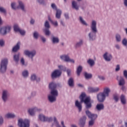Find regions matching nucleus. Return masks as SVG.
<instances>
[{
  "label": "nucleus",
  "mask_w": 127,
  "mask_h": 127,
  "mask_svg": "<svg viewBox=\"0 0 127 127\" xmlns=\"http://www.w3.org/2000/svg\"><path fill=\"white\" fill-rule=\"evenodd\" d=\"M80 102L76 100L75 103V106L78 109L79 112L82 111V103H84L86 109H91L92 108V103H91V97H86L85 93H82L79 97Z\"/></svg>",
  "instance_id": "f257e3e1"
},
{
  "label": "nucleus",
  "mask_w": 127,
  "mask_h": 127,
  "mask_svg": "<svg viewBox=\"0 0 127 127\" xmlns=\"http://www.w3.org/2000/svg\"><path fill=\"white\" fill-rule=\"evenodd\" d=\"M90 28L92 32L89 33L88 36L89 37V40L93 41L96 39V34L98 32V30L97 29V22L96 21H92Z\"/></svg>",
  "instance_id": "f03ea898"
},
{
  "label": "nucleus",
  "mask_w": 127,
  "mask_h": 127,
  "mask_svg": "<svg viewBox=\"0 0 127 127\" xmlns=\"http://www.w3.org/2000/svg\"><path fill=\"white\" fill-rule=\"evenodd\" d=\"M111 89L109 87H105L103 92L97 94V100L100 102H103L106 100V97H109Z\"/></svg>",
  "instance_id": "7ed1b4c3"
},
{
  "label": "nucleus",
  "mask_w": 127,
  "mask_h": 127,
  "mask_svg": "<svg viewBox=\"0 0 127 127\" xmlns=\"http://www.w3.org/2000/svg\"><path fill=\"white\" fill-rule=\"evenodd\" d=\"M8 64V59L5 58L1 60L0 64V73H3L6 72V69H7Z\"/></svg>",
  "instance_id": "20e7f679"
},
{
  "label": "nucleus",
  "mask_w": 127,
  "mask_h": 127,
  "mask_svg": "<svg viewBox=\"0 0 127 127\" xmlns=\"http://www.w3.org/2000/svg\"><path fill=\"white\" fill-rule=\"evenodd\" d=\"M57 85L54 82H52L49 84V88L51 89V95L55 97L58 96V91L56 89Z\"/></svg>",
  "instance_id": "39448f33"
},
{
  "label": "nucleus",
  "mask_w": 127,
  "mask_h": 127,
  "mask_svg": "<svg viewBox=\"0 0 127 127\" xmlns=\"http://www.w3.org/2000/svg\"><path fill=\"white\" fill-rule=\"evenodd\" d=\"M29 124L30 122L27 119H20L18 120V126L19 127H29Z\"/></svg>",
  "instance_id": "423d86ee"
},
{
  "label": "nucleus",
  "mask_w": 127,
  "mask_h": 127,
  "mask_svg": "<svg viewBox=\"0 0 127 127\" xmlns=\"http://www.w3.org/2000/svg\"><path fill=\"white\" fill-rule=\"evenodd\" d=\"M60 58L64 62H70V63H75V61L73 59H70V57L68 55H63L60 56Z\"/></svg>",
  "instance_id": "0eeeda50"
},
{
  "label": "nucleus",
  "mask_w": 127,
  "mask_h": 127,
  "mask_svg": "<svg viewBox=\"0 0 127 127\" xmlns=\"http://www.w3.org/2000/svg\"><path fill=\"white\" fill-rule=\"evenodd\" d=\"M24 53L25 55L29 57V58H31L32 60H33V57L36 55V51L33 50L32 51H29L28 50L24 51Z\"/></svg>",
  "instance_id": "6e6552de"
},
{
  "label": "nucleus",
  "mask_w": 127,
  "mask_h": 127,
  "mask_svg": "<svg viewBox=\"0 0 127 127\" xmlns=\"http://www.w3.org/2000/svg\"><path fill=\"white\" fill-rule=\"evenodd\" d=\"M51 6L53 9H55L56 10H57V12L56 14V18H58V19H60L61 18V14L62 13V11H61V10L57 9V6L55 4V3H52Z\"/></svg>",
  "instance_id": "1a4fd4ad"
},
{
  "label": "nucleus",
  "mask_w": 127,
  "mask_h": 127,
  "mask_svg": "<svg viewBox=\"0 0 127 127\" xmlns=\"http://www.w3.org/2000/svg\"><path fill=\"white\" fill-rule=\"evenodd\" d=\"M39 120L41 122H52V117H47L43 114H40L39 115Z\"/></svg>",
  "instance_id": "9d476101"
},
{
  "label": "nucleus",
  "mask_w": 127,
  "mask_h": 127,
  "mask_svg": "<svg viewBox=\"0 0 127 127\" xmlns=\"http://www.w3.org/2000/svg\"><path fill=\"white\" fill-rule=\"evenodd\" d=\"M11 28V27L9 26L1 27L0 28V34L1 35H4V34H6L7 32L10 31Z\"/></svg>",
  "instance_id": "9b49d317"
},
{
  "label": "nucleus",
  "mask_w": 127,
  "mask_h": 127,
  "mask_svg": "<svg viewBox=\"0 0 127 127\" xmlns=\"http://www.w3.org/2000/svg\"><path fill=\"white\" fill-rule=\"evenodd\" d=\"M86 115H87L89 119H90L91 121H95L97 118H98V115L97 114H92L90 111L87 110L85 112Z\"/></svg>",
  "instance_id": "f8f14e48"
},
{
  "label": "nucleus",
  "mask_w": 127,
  "mask_h": 127,
  "mask_svg": "<svg viewBox=\"0 0 127 127\" xmlns=\"http://www.w3.org/2000/svg\"><path fill=\"white\" fill-rule=\"evenodd\" d=\"M61 74H62V72L60 70L56 69L52 73L51 77L52 79L58 78V77H60V76H61Z\"/></svg>",
  "instance_id": "ddd939ff"
},
{
  "label": "nucleus",
  "mask_w": 127,
  "mask_h": 127,
  "mask_svg": "<svg viewBox=\"0 0 127 127\" xmlns=\"http://www.w3.org/2000/svg\"><path fill=\"white\" fill-rule=\"evenodd\" d=\"M8 96H9L8 91L7 90H3L1 98L4 103H5L8 100Z\"/></svg>",
  "instance_id": "4468645a"
},
{
  "label": "nucleus",
  "mask_w": 127,
  "mask_h": 127,
  "mask_svg": "<svg viewBox=\"0 0 127 127\" xmlns=\"http://www.w3.org/2000/svg\"><path fill=\"white\" fill-rule=\"evenodd\" d=\"M103 58L105 61H107L108 62H110L113 59V56H112V55L111 54H109L108 52H106L103 55Z\"/></svg>",
  "instance_id": "2eb2a0df"
},
{
  "label": "nucleus",
  "mask_w": 127,
  "mask_h": 127,
  "mask_svg": "<svg viewBox=\"0 0 127 127\" xmlns=\"http://www.w3.org/2000/svg\"><path fill=\"white\" fill-rule=\"evenodd\" d=\"M87 117L86 116H83L82 118H81L79 120V122L78 123V126L80 127H85V124H86V120Z\"/></svg>",
  "instance_id": "dca6fc26"
},
{
  "label": "nucleus",
  "mask_w": 127,
  "mask_h": 127,
  "mask_svg": "<svg viewBox=\"0 0 127 127\" xmlns=\"http://www.w3.org/2000/svg\"><path fill=\"white\" fill-rule=\"evenodd\" d=\"M117 80H118L119 86H124L126 84V81L123 76H117Z\"/></svg>",
  "instance_id": "f3484780"
},
{
  "label": "nucleus",
  "mask_w": 127,
  "mask_h": 127,
  "mask_svg": "<svg viewBox=\"0 0 127 127\" xmlns=\"http://www.w3.org/2000/svg\"><path fill=\"white\" fill-rule=\"evenodd\" d=\"M38 111H40V110L38 109V108L36 107H35L34 108L29 109L28 110V113H29L30 116H34L35 112H37Z\"/></svg>",
  "instance_id": "a211bd4d"
},
{
  "label": "nucleus",
  "mask_w": 127,
  "mask_h": 127,
  "mask_svg": "<svg viewBox=\"0 0 127 127\" xmlns=\"http://www.w3.org/2000/svg\"><path fill=\"white\" fill-rule=\"evenodd\" d=\"M100 91V88L99 87H88V92L89 93H96L97 92H99Z\"/></svg>",
  "instance_id": "6ab92c4d"
},
{
  "label": "nucleus",
  "mask_w": 127,
  "mask_h": 127,
  "mask_svg": "<svg viewBox=\"0 0 127 127\" xmlns=\"http://www.w3.org/2000/svg\"><path fill=\"white\" fill-rule=\"evenodd\" d=\"M48 100L50 103H54L56 101V96H54V95H52L50 94L48 96Z\"/></svg>",
  "instance_id": "aec40b11"
},
{
  "label": "nucleus",
  "mask_w": 127,
  "mask_h": 127,
  "mask_svg": "<svg viewBox=\"0 0 127 127\" xmlns=\"http://www.w3.org/2000/svg\"><path fill=\"white\" fill-rule=\"evenodd\" d=\"M19 5L17 6V8H20L23 11H25V8L24 7V4L22 3L21 1H18Z\"/></svg>",
  "instance_id": "412c9836"
},
{
  "label": "nucleus",
  "mask_w": 127,
  "mask_h": 127,
  "mask_svg": "<svg viewBox=\"0 0 127 127\" xmlns=\"http://www.w3.org/2000/svg\"><path fill=\"white\" fill-rule=\"evenodd\" d=\"M19 5L17 6V8H20L23 11H25V8L24 7V4L22 3L21 1H18Z\"/></svg>",
  "instance_id": "4be33fe9"
},
{
  "label": "nucleus",
  "mask_w": 127,
  "mask_h": 127,
  "mask_svg": "<svg viewBox=\"0 0 127 127\" xmlns=\"http://www.w3.org/2000/svg\"><path fill=\"white\" fill-rule=\"evenodd\" d=\"M72 7L76 10H79V6L78 5V4H77V2L74 0L72 1Z\"/></svg>",
  "instance_id": "5701e85b"
},
{
  "label": "nucleus",
  "mask_w": 127,
  "mask_h": 127,
  "mask_svg": "<svg viewBox=\"0 0 127 127\" xmlns=\"http://www.w3.org/2000/svg\"><path fill=\"white\" fill-rule=\"evenodd\" d=\"M20 48V42H18L17 44L13 48V52H16Z\"/></svg>",
  "instance_id": "b1692460"
},
{
  "label": "nucleus",
  "mask_w": 127,
  "mask_h": 127,
  "mask_svg": "<svg viewBox=\"0 0 127 127\" xmlns=\"http://www.w3.org/2000/svg\"><path fill=\"white\" fill-rule=\"evenodd\" d=\"M105 106L103 104H98L96 105V110L97 111H102V110H104Z\"/></svg>",
  "instance_id": "393cba45"
},
{
  "label": "nucleus",
  "mask_w": 127,
  "mask_h": 127,
  "mask_svg": "<svg viewBox=\"0 0 127 127\" xmlns=\"http://www.w3.org/2000/svg\"><path fill=\"white\" fill-rule=\"evenodd\" d=\"M120 100L123 105H126V104H127V100L126 99L125 95L122 94L120 97Z\"/></svg>",
  "instance_id": "a878e982"
},
{
  "label": "nucleus",
  "mask_w": 127,
  "mask_h": 127,
  "mask_svg": "<svg viewBox=\"0 0 127 127\" xmlns=\"http://www.w3.org/2000/svg\"><path fill=\"white\" fill-rule=\"evenodd\" d=\"M31 81H37V82H39L40 81V78L39 77H37L36 75L35 74H32L31 76Z\"/></svg>",
  "instance_id": "bb28decb"
},
{
  "label": "nucleus",
  "mask_w": 127,
  "mask_h": 127,
  "mask_svg": "<svg viewBox=\"0 0 127 127\" xmlns=\"http://www.w3.org/2000/svg\"><path fill=\"white\" fill-rule=\"evenodd\" d=\"M6 119H13V118H15V115L12 113H8L5 116Z\"/></svg>",
  "instance_id": "cd10ccee"
},
{
  "label": "nucleus",
  "mask_w": 127,
  "mask_h": 127,
  "mask_svg": "<svg viewBox=\"0 0 127 127\" xmlns=\"http://www.w3.org/2000/svg\"><path fill=\"white\" fill-rule=\"evenodd\" d=\"M68 85L70 87H73L74 86V79L73 78L70 77L68 81Z\"/></svg>",
  "instance_id": "c85d7f7f"
},
{
  "label": "nucleus",
  "mask_w": 127,
  "mask_h": 127,
  "mask_svg": "<svg viewBox=\"0 0 127 127\" xmlns=\"http://www.w3.org/2000/svg\"><path fill=\"white\" fill-rule=\"evenodd\" d=\"M52 41L54 44L59 43V38L58 37H53L52 38Z\"/></svg>",
  "instance_id": "c756f323"
},
{
  "label": "nucleus",
  "mask_w": 127,
  "mask_h": 127,
  "mask_svg": "<svg viewBox=\"0 0 127 127\" xmlns=\"http://www.w3.org/2000/svg\"><path fill=\"white\" fill-rule=\"evenodd\" d=\"M79 21L83 25L88 26V24L86 22V21L81 16L79 17Z\"/></svg>",
  "instance_id": "7c9ffc66"
},
{
  "label": "nucleus",
  "mask_w": 127,
  "mask_h": 127,
  "mask_svg": "<svg viewBox=\"0 0 127 127\" xmlns=\"http://www.w3.org/2000/svg\"><path fill=\"white\" fill-rule=\"evenodd\" d=\"M87 63L90 65L91 67H92V66H94L95 65V61L94 60H92L91 59H89L87 61Z\"/></svg>",
  "instance_id": "2f4dec72"
},
{
  "label": "nucleus",
  "mask_w": 127,
  "mask_h": 127,
  "mask_svg": "<svg viewBox=\"0 0 127 127\" xmlns=\"http://www.w3.org/2000/svg\"><path fill=\"white\" fill-rule=\"evenodd\" d=\"M19 54H18L17 55H15L13 56V60L16 62V63H17L18 61H19Z\"/></svg>",
  "instance_id": "473e14b6"
},
{
  "label": "nucleus",
  "mask_w": 127,
  "mask_h": 127,
  "mask_svg": "<svg viewBox=\"0 0 127 127\" xmlns=\"http://www.w3.org/2000/svg\"><path fill=\"white\" fill-rule=\"evenodd\" d=\"M82 67L81 66H79L77 67V70H76L77 76H80V74L81 73V72H82Z\"/></svg>",
  "instance_id": "72a5a7b5"
},
{
  "label": "nucleus",
  "mask_w": 127,
  "mask_h": 127,
  "mask_svg": "<svg viewBox=\"0 0 127 127\" xmlns=\"http://www.w3.org/2000/svg\"><path fill=\"white\" fill-rule=\"evenodd\" d=\"M84 77L85 79H91L92 78V75L91 73H88L87 72L84 73Z\"/></svg>",
  "instance_id": "f704fd0d"
},
{
  "label": "nucleus",
  "mask_w": 127,
  "mask_h": 127,
  "mask_svg": "<svg viewBox=\"0 0 127 127\" xmlns=\"http://www.w3.org/2000/svg\"><path fill=\"white\" fill-rule=\"evenodd\" d=\"M43 31L47 36H49L50 35V31L49 30V29H44L43 30Z\"/></svg>",
  "instance_id": "c9c22d12"
},
{
  "label": "nucleus",
  "mask_w": 127,
  "mask_h": 127,
  "mask_svg": "<svg viewBox=\"0 0 127 127\" xmlns=\"http://www.w3.org/2000/svg\"><path fill=\"white\" fill-rule=\"evenodd\" d=\"M28 71L24 70L22 72V76L24 77V78H27V77H28Z\"/></svg>",
  "instance_id": "e433bc0d"
},
{
  "label": "nucleus",
  "mask_w": 127,
  "mask_h": 127,
  "mask_svg": "<svg viewBox=\"0 0 127 127\" xmlns=\"http://www.w3.org/2000/svg\"><path fill=\"white\" fill-rule=\"evenodd\" d=\"M13 28L14 31L16 32H18L20 30V28H19V27H18V25L17 24L14 25Z\"/></svg>",
  "instance_id": "4c0bfd02"
},
{
  "label": "nucleus",
  "mask_w": 127,
  "mask_h": 127,
  "mask_svg": "<svg viewBox=\"0 0 127 127\" xmlns=\"http://www.w3.org/2000/svg\"><path fill=\"white\" fill-rule=\"evenodd\" d=\"M83 45V41L80 40L79 42H78L75 44V47L77 48L78 47H80V46H82Z\"/></svg>",
  "instance_id": "58836bf2"
},
{
  "label": "nucleus",
  "mask_w": 127,
  "mask_h": 127,
  "mask_svg": "<svg viewBox=\"0 0 127 127\" xmlns=\"http://www.w3.org/2000/svg\"><path fill=\"white\" fill-rule=\"evenodd\" d=\"M54 124H55L56 127H61V126H60V125H59V123H58V122L57 121V119H56V117H54Z\"/></svg>",
  "instance_id": "ea45409f"
},
{
  "label": "nucleus",
  "mask_w": 127,
  "mask_h": 127,
  "mask_svg": "<svg viewBox=\"0 0 127 127\" xmlns=\"http://www.w3.org/2000/svg\"><path fill=\"white\" fill-rule=\"evenodd\" d=\"M116 40L118 42H120L122 40V38L120 34H117L116 36Z\"/></svg>",
  "instance_id": "a19ab883"
},
{
  "label": "nucleus",
  "mask_w": 127,
  "mask_h": 127,
  "mask_svg": "<svg viewBox=\"0 0 127 127\" xmlns=\"http://www.w3.org/2000/svg\"><path fill=\"white\" fill-rule=\"evenodd\" d=\"M16 3H15V2H13L11 3V6L12 9H16V8H17V7H16Z\"/></svg>",
  "instance_id": "79ce46f5"
},
{
  "label": "nucleus",
  "mask_w": 127,
  "mask_h": 127,
  "mask_svg": "<svg viewBox=\"0 0 127 127\" xmlns=\"http://www.w3.org/2000/svg\"><path fill=\"white\" fill-rule=\"evenodd\" d=\"M114 100L116 101V102H118L119 101V95L115 94L113 95Z\"/></svg>",
  "instance_id": "37998d69"
},
{
  "label": "nucleus",
  "mask_w": 127,
  "mask_h": 127,
  "mask_svg": "<svg viewBox=\"0 0 127 127\" xmlns=\"http://www.w3.org/2000/svg\"><path fill=\"white\" fill-rule=\"evenodd\" d=\"M45 27L47 29L50 28V25H49V22H48V21H46L45 23Z\"/></svg>",
  "instance_id": "c03bdc74"
},
{
  "label": "nucleus",
  "mask_w": 127,
  "mask_h": 127,
  "mask_svg": "<svg viewBox=\"0 0 127 127\" xmlns=\"http://www.w3.org/2000/svg\"><path fill=\"white\" fill-rule=\"evenodd\" d=\"M58 68L60 69V70H63V71H66V67L63 65H59Z\"/></svg>",
  "instance_id": "a18cd8bd"
},
{
  "label": "nucleus",
  "mask_w": 127,
  "mask_h": 127,
  "mask_svg": "<svg viewBox=\"0 0 127 127\" xmlns=\"http://www.w3.org/2000/svg\"><path fill=\"white\" fill-rule=\"evenodd\" d=\"M0 12L2 13H6V10L3 7H0Z\"/></svg>",
  "instance_id": "49530a36"
},
{
  "label": "nucleus",
  "mask_w": 127,
  "mask_h": 127,
  "mask_svg": "<svg viewBox=\"0 0 127 127\" xmlns=\"http://www.w3.org/2000/svg\"><path fill=\"white\" fill-rule=\"evenodd\" d=\"M122 44L124 46H127V39L125 38L122 41Z\"/></svg>",
  "instance_id": "de8ad7c7"
},
{
  "label": "nucleus",
  "mask_w": 127,
  "mask_h": 127,
  "mask_svg": "<svg viewBox=\"0 0 127 127\" xmlns=\"http://www.w3.org/2000/svg\"><path fill=\"white\" fill-rule=\"evenodd\" d=\"M39 34H38V32L35 31L34 32V34H33V36L36 39H37V38H38V36H39Z\"/></svg>",
  "instance_id": "09e8293b"
},
{
  "label": "nucleus",
  "mask_w": 127,
  "mask_h": 127,
  "mask_svg": "<svg viewBox=\"0 0 127 127\" xmlns=\"http://www.w3.org/2000/svg\"><path fill=\"white\" fill-rule=\"evenodd\" d=\"M37 1L40 3V4H42L43 5H45V2L44 0H37Z\"/></svg>",
  "instance_id": "8fccbe9b"
},
{
  "label": "nucleus",
  "mask_w": 127,
  "mask_h": 127,
  "mask_svg": "<svg viewBox=\"0 0 127 127\" xmlns=\"http://www.w3.org/2000/svg\"><path fill=\"white\" fill-rule=\"evenodd\" d=\"M95 124V121L94 120H91L89 122V126L92 127Z\"/></svg>",
  "instance_id": "3c124183"
},
{
  "label": "nucleus",
  "mask_w": 127,
  "mask_h": 127,
  "mask_svg": "<svg viewBox=\"0 0 127 127\" xmlns=\"http://www.w3.org/2000/svg\"><path fill=\"white\" fill-rule=\"evenodd\" d=\"M3 124V118L2 116H0V126H2Z\"/></svg>",
  "instance_id": "603ef678"
},
{
  "label": "nucleus",
  "mask_w": 127,
  "mask_h": 127,
  "mask_svg": "<svg viewBox=\"0 0 127 127\" xmlns=\"http://www.w3.org/2000/svg\"><path fill=\"white\" fill-rule=\"evenodd\" d=\"M21 35H24L25 34V31L20 29V31L18 32Z\"/></svg>",
  "instance_id": "864d4df0"
},
{
  "label": "nucleus",
  "mask_w": 127,
  "mask_h": 127,
  "mask_svg": "<svg viewBox=\"0 0 127 127\" xmlns=\"http://www.w3.org/2000/svg\"><path fill=\"white\" fill-rule=\"evenodd\" d=\"M98 78L100 80H101V81H104L106 79L104 76L101 75L98 76Z\"/></svg>",
  "instance_id": "5fc2aeb1"
},
{
  "label": "nucleus",
  "mask_w": 127,
  "mask_h": 127,
  "mask_svg": "<svg viewBox=\"0 0 127 127\" xmlns=\"http://www.w3.org/2000/svg\"><path fill=\"white\" fill-rule=\"evenodd\" d=\"M123 74H124V77H125V78L126 79H127V70H125L124 71Z\"/></svg>",
  "instance_id": "6e6d98bb"
},
{
  "label": "nucleus",
  "mask_w": 127,
  "mask_h": 127,
  "mask_svg": "<svg viewBox=\"0 0 127 127\" xmlns=\"http://www.w3.org/2000/svg\"><path fill=\"white\" fill-rule=\"evenodd\" d=\"M20 62H21L22 65H25V62H24V59H23V58H21V59L20 60Z\"/></svg>",
  "instance_id": "4d7b16f0"
},
{
  "label": "nucleus",
  "mask_w": 127,
  "mask_h": 127,
  "mask_svg": "<svg viewBox=\"0 0 127 127\" xmlns=\"http://www.w3.org/2000/svg\"><path fill=\"white\" fill-rule=\"evenodd\" d=\"M51 23L55 26H58V22H57V21L54 22L53 21H51Z\"/></svg>",
  "instance_id": "13d9d810"
},
{
  "label": "nucleus",
  "mask_w": 127,
  "mask_h": 127,
  "mask_svg": "<svg viewBox=\"0 0 127 127\" xmlns=\"http://www.w3.org/2000/svg\"><path fill=\"white\" fill-rule=\"evenodd\" d=\"M4 44V42L2 40H0V46H3Z\"/></svg>",
  "instance_id": "bf43d9fd"
},
{
  "label": "nucleus",
  "mask_w": 127,
  "mask_h": 127,
  "mask_svg": "<svg viewBox=\"0 0 127 127\" xmlns=\"http://www.w3.org/2000/svg\"><path fill=\"white\" fill-rule=\"evenodd\" d=\"M66 72L68 76H70V75H71V70L70 69L66 70Z\"/></svg>",
  "instance_id": "052dcab7"
},
{
  "label": "nucleus",
  "mask_w": 127,
  "mask_h": 127,
  "mask_svg": "<svg viewBox=\"0 0 127 127\" xmlns=\"http://www.w3.org/2000/svg\"><path fill=\"white\" fill-rule=\"evenodd\" d=\"M64 16L66 19H68L69 18V14L67 13L64 14Z\"/></svg>",
  "instance_id": "680f3d73"
},
{
  "label": "nucleus",
  "mask_w": 127,
  "mask_h": 127,
  "mask_svg": "<svg viewBox=\"0 0 127 127\" xmlns=\"http://www.w3.org/2000/svg\"><path fill=\"white\" fill-rule=\"evenodd\" d=\"M120 70V65H117L116 68V71Z\"/></svg>",
  "instance_id": "e2e57ef3"
},
{
  "label": "nucleus",
  "mask_w": 127,
  "mask_h": 127,
  "mask_svg": "<svg viewBox=\"0 0 127 127\" xmlns=\"http://www.w3.org/2000/svg\"><path fill=\"white\" fill-rule=\"evenodd\" d=\"M61 24L63 25V26H65V23L63 20H61Z\"/></svg>",
  "instance_id": "0e129e2a"
},
{
  "label": "nucleus",
  "mask_w": 127,
  "mask_h": 127,
  "mask_svg": "<svg viewBox=\"0 0 127 127\" xmlns=\"http://www.w3.org/2000/svg\"><path fill=\"white\" fill-rule=\"evenodd\" d=\"M41 39H42L43 42H45L46 41V39H45V38H44L43 37H42L41 38Z\"/></svg>",
  "instance_id": "69168bd1"
},
{
  "label": "nucleus",
  "mask_w": 127,
  "mask_h": 127,
  "mask_svg": "<svg viewBox=\"0 0 127 127\" xmlns=\"http://www.w3.org/2000/svg\"><path fill=\"white\" fill-rule=\"evenodd\" d=\"M124 4L125 6H127V0H124Z\"/></svg>",
  "instance_id": "338daca9"
},
{
  "label": "nucleus",
  "mask_w": 127,
  "mask_h": 127,
  "mask_svg": "<svg viewBox=\"0 0 127 127\" xmlns=\"http://www.w3.org/2000/svg\"><path fill=\"white\" fill-rule=\"evenodd\" d=\"M115 47L117 49H120V45H116Z\"/></svg>",
  "instance_id": "774afa93"
}]
</instances>
